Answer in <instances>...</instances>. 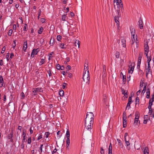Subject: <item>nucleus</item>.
Wrapping results in <instances>:
<instances>
[{
	"label": "nucleus",
	"instance_id": "nucleus-18",
	"mask_svg": "<svg viewBox=\"0 0 154 154\" xmlns=\"http://www.w3.org/2000/svg\"><path fill=\"white\" fill-rule=\"evenodd\" d=\"M54 38H51V39L50 42V44L51 45H53V44L54 43Z\"/></svg>",
	"mask_w": 154,
	"mask_h": 154
},
{
	"label": "nucleus",
	"instance_id": "nucleus-26",
	"mask_svg": "<svg viewBox=\"0 0 154 154\" xmlns=\"http://www.w3.org/2000/svg\"><path fill=\"white\" fill-rule=\"evenodd\" d=\"M135 31V29H132V31L131 32V34L133 36V38H134V40Z\"/></svg>",
	"mask_w": 154,
	"mask_h": 154
},
{
	"label": "nucleus",
	"instance_id": "nucleus-63",
	"mask_svg": "<svg viewBox=\"0 0 154 154\" xmlns=\"http://www.w3.org/2000/svg\"><path fill=\"white\" fill-rule=\"evenodd\" d=\"M70 15L71 17H72L74 15V14L73 12H71L70 13Z\"/></svg>",
	"mask_w": 154,
	"mask_h": 154
},
{
	"label": "nucleus",
	"instance_id": "nucleus-37",
	"mask_svg": "<svg viewBox=\"0 0 154 154\" xmlns=\"http://www.w3.org/2000/svg\"><path fill=\"white\" fill-rule=\"evenodd\" d=\"M139 98L138 97H137L136 98L135 102H138V105H139Z\"/></svg>",
	"mask_w": 154,
	"mask_h": 154
},
{
	"label": "nucleus",
	"instance_id": "nucleus-21",
	"mask_svg": "<svg viewBox=\"0 0 154 154\" xmlns=\"http://www.w3.org/2000/svg\"><path fill=\"white\" fill-rule=\"evenodd\" d=\"M67 103V97H66L65 98V100L63 103V105L64 106H65Z\"/></svg>",
	"mask_w": 154,
	"mask_h": 154
},
{
	"label": "nucleus",
	"instance_id": "nucleus-33",
	"mask_svg": "<svg viewBox=\"0 0 154 154\" xmlns=\"http://www.w3.org/2000/svg\"><path fill=\"white\" fill-rule=\"evenodd\" d=\"M147 57V62H150V61L151 60V57L150 56L149 57Z\"/></svg>",
	"mask_w": 154,
	"mask_h": 154
},
{
	"label": "nucleus",
	"instance_id": "nucleus-55",
	"mask_svg": "<svg viewBox=\"0 0 154 154\" xmlns=\"http://www.w3.org/2000/svg\"><path fill=\"white\" fill-rule=\"evenodd\" d=\"M60 47L62 48H64V44H60Z\"/></svg>",
	"mask_w": 154,
	"mask_h": 154
},
{
	"label": "nucleus",
	"instance_id": "nucleus-41",
	"mask_svg": "<svg viewBox=\"0 0 154 154\" xmlns=\"http://www.w3.org/2000/svg\"><path fill=\"white\" fill-rule=\"evenodd\" d=\"M67 84L64 82L63 85H62V88L64 89L65 88L66 86L67 85Z\"/></svg>",
	"mask_w": 154,
	"mask_h": 154
},
{
	"label": "nucleus",
	"instance_id": "nucleus-22",
	"mask_svg": "<svg viewBox=\"0 0 154 154\" xmlns=\"http://www.w3.org/2000/svg\"><path fill=\"white\" fill-rule=\"evenodd\" d=\"M59 94L60 96H63L64 94V91L62 90L60 91L59 92Z\"/></svg>",
	"mask_w": 154,
	"mask_h": 154
},
{
	"label": "nucleus",
	"instance_id": "nucleus-59",
	"mask_svg": "<svg viewBox=\"0 0 154 154\" xmlns=\"http://www.w3.org/2000/svg\"><path fill=\"white\" fill-rule=\"evenodd\" d=\"M126 97H127L128 95V92L127 91L124 94H123Z\"/></svg>",
	"mask_w": 154,
	"mask_h": 154
},
{
	"label": "nucleus",
	"instance_id": "nucleus-20",
	"mask_svg": "<svg viewBox=\"0 0 154 154\" xmlns=\"http://www.w3.org/2000/svg\"><path fill=\"white\" fill-rule=\"evenodd\" d=\"M147 85V83H145L144 84V87L143 88V89L142 91V92L143 93H144L145 92V91L146 90Z\"/></svg>",
	"mask_w": 154,
	"mask_h": 154
},
{
	"label": "nucleus",
	"instance_id": "nucleus-12",
	"mask_svg": "<svg viewBox=\"0 0 154 154\" xmlns=\"http://www.w3.org/2000/svg\"><path fill=\"white\" fill-rule=\"evenodd\" d=\"M106 70H105V69L104 70H103V75L102 78L104 80H105L106 77Z\"/></svg>",
	"mask_w": 154,
	"mask_h": 154
},
{
	"label": "nucleus",
	"instance_id": "nucleus-25",
	"mask_svg": "<svg viewBox=\"0 0 154 154\" xmlns=\"http://www.w3.org/2000/svg\"><path fill=\"white\" fill-rule=\"evenodd\" d=\"M36 91L38 92H41L43 90L41 88H36Z\"/></svg>",
	"mask_w": 154,
	"mask_h": 154
},
{
	"label": "nucleus",
	"instance_id": "nucleus-7",
	"mask_svg": "<svg viewBox=\"0 0 154 154\" xmlns=\"http://www.w3.org/2000/svg\"><path fill=\"white\" fill-rule=\"evenodd\" d=\"M38 49H34L32 51L31 54V56L33 57H34L35 55H36L38 52V51H37Z\"/></svg>",
	"mask_w": 154,
	"mask_h": 154
},
{
	"label": "nucleus",
	"instance_id": "nucleus-14",
	"mask_svg": "<svg viewBox=\"0 0 154 154\" xmlns=\"http://www.w3.org/2000/svg\"><path fill=\"white\" fill-rule=\"evenodd\" d=\"M131 67H130V69L129 70L128 72L129 73H132V72L133 71L134 67V64L133 66H132V65H131Z\"/></svg>",
	"mask_w": 154,
	"mask_h": 154
},
{
	"label": "nucleus",
	"instance_id": "nucleus-4",
	"mask_svg": "<svg viewBox=\"0 0 154 154\" xmlns=\"http://www.w3.org/2000/svg\"><path fill=\"white\" fill-rule=\"evenodd\" d=\"M117 42L119 43V45L124 48L126 47V40L124 39H121V41L119 40H117Z\"/></svg>",
	"mask_w": 154,
	"mask_h": 154
},
{
	"label": "nucleus",
	"instance_id": "nucleus-45",
	"mask_svg": "<svg viewBox=\"0 0 154 154\" xmlns=\"http://www.w3.org/2000/svg\"><path fill=\"white\" fill-rule=\"evenodd\" d=\"M31 142V137L29 138L28 139V143L30 144Z\"/></svg>",
	"mask_w": 154,
	"mask_h": 154
},
{
	"label": "nucleus",
	"instance_id": "nucleus-3",
	"mask_svg": "<svg viewBox=\"0 0 154 154\" xmlns=\"http://www.w3.org/2000/svg\"><path fill=\"white\" fill-rule=\"evenodd\" d=\"M86 69H85V68H84V71L83 74V79L84 82L85 83H88L89 82L90 77L89 74V71L88 70V66L86 67Z\"/></svg>",
	"mask_w": 154,
	"mask_h": 154
},
{
	"label": "nucleus",
	"instance_id": "nucleus-28",
	"mask_svg": "<svg viewBox=\"0 0 154 154\" xmlns=\"http://www.w3.org/2000/svg\"><path fill=\"white\" fill-rule=\"evenodd\" d=\"M120 53L119 52L117 51L116 52V57L117 58H119V57Z\"/></svg>",
	"mask_w": 154,
	"mask_h": 154
},
{
	"label": "nucleus",
	"instance_id": "nucleus-31",
	"mask_svg": "<svg viewBox=\"0 0 154 154\" xmlns=\"http://www.w3.org/2000/svg\"><path fill=\"white\" fill-rule=\"evenodd\" d=\"M56 66L57 69L60 70V69H61V66L58 64H56Z\"/></svg>",
	"mask_w": 154,
	"mask_h": 154
},
{
	"label": "nucleus",
	"instance_id": "nucleus-36",
	"mask_svg": "<svg viewBox=\"0 0 154 154\" xmlns=\"http://www.w3.org/2000/svg\"><path fill=\"white\" fill-rule=\"evenodd\" d=\"M131 107L130 104V103H127V106L126 108V109H129Z\"/></svg>",
	"mask_w": 154,
	"mask_h": 154
},
{
	"label": "nucleus",
	"instance_id": "nucleus-17",
	"mask_svg": "<svg viewBox=\"0 0 154 154\" xmlns=\"http://www.w3.org/2000/svg\"><path fill=\"white\" fill-rule=\"evenodd\" d=\"M149 149L147 147H145L144 151V154H149Z\"/></svg>",
	"mask_w": 154,
	"mask_h": 154
},
{
	"label": "nucleus",
	"instance_id": "nucleus-1",
	"mask_svg": "<svg viewBox=\"0 0 154 154\" xmlns=\"http://www.w3.org/2000/svg\"><path fill=\"white\" fill-rule=\"evenodd\" d=\"M94 116L92 112H89L87 113L85 119V128L83 131L85 134H90L91 133V130L94 122Z\"/></svg>",
	"mask_w": 154,
	"mask_h": 154
},
{
	"label": "nucleus",
	"instance_id": "nucleus-16",
	"mask_svg": "<svg viewBox=\"0 0 154 154\" xmlns=\"http://www.w3.org/2000/svg\"><path fill=\"white\" fill-rule=\"evenodd\" d=\"M27 42L26 41L24 42L23 46V50L24 51L26 50L27 48Z\"/></svg>",
	"mask_w": 154,
	"mask_h": 154
},
{
	"label": "nucleus",
	"instance_id": "nucleus-46",
	"mask_svg": "<svg viewBox=\"0 0 154 154\" xmlns=\"http://www.w3.org/2000/svg\"><path fill=\"white\" fill-rule=\"evenodd\" d=\"M121 90L122 91V94H125V90L123 88H121Z\"/></svg>",
	"mask_w": 154,
	"mask_h": 154
},
{
	"label": "nucleus",
	"instance_id": "nucleus-48",
	"mask_svg": "<svg viewBox=\"0 0 154 154\" xmlns=\"http://www.w3.org/2000/svg\"><path fill=\"white\" fill-rule=\"evenodd\" d=\"M143 83H144V82H142L141 81V82H140V87H142L143 86Z\"/></svg>",
	"mask_w": 154,
	"mask_h": 154
},
{
	"label": "nucleus",
	"instance_id": "nucleus-40",
	"mask_svg": "<svg viewBox=\"0 0 154 154\" xmlns=\"http://www.w3.org/2000/svg\"><path fill=\"white\" fill-rule=\"evenodd\" d=\"M5 50V46H4L2 48V51H1V53L3 54L4 53Z\"/></svg>",
	"mask_w": 154,
	"mask_h": 154
},
{
	"label": "nucleus",
	"instance_id": "nucleus-61",
	"mask_svg": "<svg viewBox=\"0 0 154 154\" xmlns=\"http://www.w3.org/2000/svg\"><path fill=\"white\" fill-rule=\"evenodd\" d=\"M26 136H23V139L22 141H23L24 142L26 140Z\"/></svg>",
	"mask_w": 154,
	"mask_h": 154
},
{
	"label": "nucleus",
	"instance_id": "nucleus-50",
	"mask_svg": "<svg viewBox=\"0 0 154 154\" xmlns=\"http://www.w3.org/2000/svg\"><path fill=\"white\" fill-rule=\"evenodd\" d=\"M24 142L23 141H22V144L21 145V148L22 149H23L24 146Z\"/></svg>",
	"mask_w": 154,
	"mask_h": 154
},
{
	"label": "nucleus",
	"instance_id": "nucleus-49",
	"mask_svg": "<svg viewBox=\"0 0 154 154\" xmlns=\"http://www.w3.org/2000/svg\"><path fill=\"white\" fill-rule=\"evenodd\" d=\"M45 62V59H41V61H40V63H42V64H43Z\"/></svg>",
	"mask_w": 154,
	"mask_h": 154
},
{
	"label": "nucleus",
	"instance_id": "nucleus-10",
	"mask_svg": "<svg viewBox=\"0 0 154 154\" xmlns=\"http://www.w3.org/2000/svg\"><path fill=\"white\" fill-rule=\"evenodd\" d=\"M146 44H145L144 46L145 52H148L149 51V47L147 42H146Z\"/></svg>",
	"mask_w": 154,
	"mask_h": 154
},
{
	"label": "nucleus",
	"instance_id": "nucleus-34",
	"mask_svg": "<svg viewBox=\"0 0 154 154\" xmlns=\"http://www.w3.org/2000/svg\"><path fill=\"white\" fill-rule=\"evenodd\" d=\"M147 57V62H150V61L151 60V57L150 56L149 57Z\"/></svg>",
	"mask_w": 154,
	"mask_h": 154
},
{
	"label": "nucleus",
	"instance_id": "nucleus-38",
	"mask_svg": "<svg viewBox=\"0 0 154 154\" xmlns=\"http://www.w3.org/2000/svg\"><path fill=\"white\" fill-rule=\"evenodd\" d=\"M32 92L34 93V95H36L37 94V92H38L36 91V88L35 89H33V90L32 91Z\"/></svg>",
	"mask_w": 154,
	"mask_h": 154
},
{
	"label": "nucleus",
	"instance_id": "nucleus-44",
	"mask_svg": "<svg viewBox=\"0 0 154 154\" xmlns=\"http://www.w3.org/2000/svg\"><path fill=\"white\" fill-rule=\"evenodd\" d=\"M141 62L138 61L137 62V68L139 69L140 67V64Z\"/></svg>",
	"mask_w": 154,
	"mask_h": 154
},
{
	"label": "nucleus",
	"instance_id": "nucleus-35",
	"mask_svg": "<svg viewBox=\"0 0 154 154\" xmlns=\"http://www.w3.org/2000/svg\"><path fill=\"white\" fill-rule=\"evenodd\" d=\"M61 39V36L60 35H58L57 37V39L58 41H60Z\"/></svg>",
	"mask_w": 154,
	"mask_h": 154
},
{
	"label": "nucleus",
	"instance_id": "nucleus-57",
	"mask_svg": "<svg viewBox=\"0 0 154 154\" xmlns=\"http://www.w3.org/2000/svg\"><path fill=\"white\" fill-rule=\"evenodd\" d=\"M20 95H21V97H23V98L24 97H25V95L23 93V92H22L21 93V94H20Z\"/></svg>",
	"mask_w": 154,
	"mask_h": 154
},
{
	"label": "nucleus",
	"instance_id": "nucleus-51",
	"mask_svg": "<svg viewBox=\"0 0 154 154\" xmlns=\"http://www.w3.org/2000/svg\"><path fill=\"white\" fill-rule=\"evenodd\" d=\"M0 65L1 66H2L3 65V62L2 60H1L0 61Z\"/></svg>",
	"mask_w": 154,
	"mask_h": 154
},
{
	"label": "nucleus",
	"instance_id": "nucleus-56",
	"mask_svg": "<svg viewBox=\"0 0 154 154\" xmlns=\"http://www.w3.org/2000/svg\"><path fill=\"white\" fill-rule=\"evenodd\" d=\"M66 69H68L69 70H70L71 69V66H69L68 65L67 66V67L66 68Z\"/></svg>",
	"mask_w": 154,
	"mask_h": 154
},
{
	"label": "nucleus",
	"instance_id": "nucleus-47",
	"mask_svg": "<svg viewBox=\"0 0 154 154\" xmlns=\"http://www.w3.org/2000/svg\"><path fill=\"white\" fill-rule=\"evenodd\" d=\"M123 82H125V81H126V76L125 75H123Z\"/></svg>",
	"mask_w": 154,
	"mask_h": 154
},
{
	"label": "nucleus",
	"instance_id": "nucleus-27",
	"mask_svg": "<svg viewBox=\"0 0 154 154\" xmlns=\"http://www.w3.org/2000/svg\"><path fill=\"white\" fill-rule=\"evenodd\" d=\"M43 30V28L42 27L40 28L39 30L38 31V33L39 34H41Z\"/></svg>",
	"mask_w": 154,
	"mask_h": 154
},
{
	"label": "nucleus",
	"instance_id": "nucleus-5",
	"mask_svg": "<svg viewBox=\"0 0 154 154\" xmlns=\"http://www.w3.org/2000/svg\"><path fill=\"white\" fill-rule=\"evenodd\" d=\"M123 127L124 128H125L126 127V124L127 123V118L126 117V113L124 112L123 115Z\"/></svg>",
	"mask_w": 154,
	"mask_h": 154
},
{
	"label": "nucleus",
	"instance_id": "nucleus-43",
	"mask_svg": "<svg viewBox=\"0 0 154 154\" xmlns=\"http://www.w3.org/2000/svg\"><path fill=\"white\" fill-rule=\"evenodd\" d=\"M50 134V133L49 132H46L45 133V135H46V137L48 138Z\"/></svg>",
	"mask_w": 154,
	"mask_h": 154
},
{
	"label": "nucleus",
	"instance_id": "nucleus-19",
	"mask_svg": "<svg viewBox=\"0 0 154 154\" xmlns=\"http://www.w3.org/2000/svg\"><path fill=\"white\" fill-rule=\"evenodd\" d=\"M70 143L69 138H67L66 140V146L68 147Z\"/></svg>",
	"mask_w": 154,
	"mask_h": 154
},
{
	"label": "nucleus",
	"instance_id": "nucleus-23",
	"mask_svg": "<svg viewBox=\"0 0 154 154\" xmlns=\"http://www.w3.org/2000/svg\"><path fill=\"white\" fill-rule=\"evenodd\" d=\"M66 136L67 138H69L70 133L69 130H67L66 131Z\"/></svg>",
	"mask_w": 154,
	"mask_h": 154
},
{
	"label": "nucleus",
	"instance_id": "nucleus-58",
	"mask_svg": "<svg viewBox=\"0 0 154 154\" xmlns=\"http://www.w3.org/2000/svg\"><path fill=\"white\" fill-rule=\"evenodd\" d=\"M140 92V90L136 93V95L137 96H138L139 95Z\"/></svg>",
	"mask_w": 154,
	"mask_h": 154
},
{
	"label": "nucleus",
	"instance_id": "nucleus-54",
	"mask_svg": "<svg viewBox=\"0 0 154 154\" xmlns=\"http://www.w3.org/2000/svg\"><path fill=\"white\" fill-rule=\"evenodd\" d=\"M14 56V54L13 53H11V55H10V58H12V57H13Z\"/></svg>",
	"mask_w": 154,
	"mask_h": 154
},
{
	"label": "nucleus",
	"instance_id": "nucleus-8",
	"mask_svg": "<svg viewBox=\"0 0 154 154\" xmlns=\"http://www.w3.org/2000/svg\"><path fill=\"white\" fill-rule=\"evenodd\" d=\"M139 23V26L140 28V29H143V21L142 19H140L139 21H138Z\"/></svg>",
	"mask_w": 154,
	"mask_h": 154
},
{
	"label": "nucleus",
	"instance_id": "nucleus-53",
	"mask_svg": "<svg viewBox=\"0 0 154 154\" xmlns=\"http://www.w3.org/2000/svg\"><path fill=\"white\" fill-rule=\"evenodd\" d=\"M42 138V135L41 134L38 137V138L37 139L38 140L40 139H41Z\"/></svg>",
	"mask_w": 154,
	"mask_h": 154
},
{
	"label": "nucleus",
	"instance_id": "nucleus-30",
	"mask_svg": "<svg viewBox=\"0 0 154 154\" xmlns=\"http://www.w3.org/2000/svg\"><path fill=\"white\" fill-rule=\"evenodd\" d=\"M77 43V45H78V47L79 48L80 45V42L79 40H76L75 42V44Z\"/></svg>",
	"mask_w": 154,
	"mask_h": 154
},
{
	"label": "nucleus",
	"instance_id": "nucleus-15",
	"mask_svg": "<svg viewBox=\"0 0 154 154\" xmlns=\"http://www.w3.org/2000/svg\"><path fill=\"white\" fill-rule=\"evenodd\" d=\"M150 68H147V69H146V77L147 78H148V75L150 74Z\"/></svg>",
	"mask_w": 154,
	"mask_h": 154
},
{
	"label": "nucleus",
	"instance_id": "nucleus-2",
	"mask_svg": "<svg viewBox=\"0 0 154 154\" xmlns=\"http://www.w3.org/2000/svg\"><path fill=\"white\" fill-rule=\"evenodd\" d=\"M114 8L118 13L119 16L120 15L121 11H122L123 9V4L121 0H118V2L116 3V5L114 4Z\"/></svg>",
	"mask_w": 154,
	"mask_h": 154
},
{
	"label": "nucleus",
	"instance_id": "nucleus-64",
	"mask_svg": "<svg viewBox=\"0 0 154 154\" xmlns=\"http://www.w3.org/2000/svg\"><path fill=\"white\" fill-rule=\"evenodd\" d=\"M45 19H44V18H42V19H41V21L43 23H44L45 22Z\"/></svg>",
	"mask_w": 154,
	"mask_h": 154
},
{
	"label": "nucleus",
	"instance_id": "nucleus-11",
	"mask_svg": "<svg viewBox=\"0 0 154 154\" xmlns=\"http://www.w3.org/2000/svg\"><path fill=\"white\" fill-rule=\"evenodd\" d=\"M13 134L12 131L8 135V138L9 139H10V141L11 142H12L13 141V140L12 138L13 137Z\"/></svg>",
	"mask_w": 154,
	"mask_h": 154
},
{
	"label": "nucleus",
	"instance_id": "nucleus-60",
	"mask_svg": "<svg viewBox=\"0 0 154 154\" xmlns=\"http://www.w3.org/2000/svg\"><path fill=\"white\" fill-rule=\"evenodd\" d=\"M13 42H14V44L13 45V48H14L16 45V42H15V41H14Z\"/></svg>",
	"mask_w": 154,
	"mask_h": 154
},
{
	"label": "nucleus",
	"instance_id": "nucleus-13",
	"mask_svg": "<svg viewBox=\"0 0 154 154\" xmlns=\"http://www.w3.org/2000/svg\"><path fill=\"white\" fill-rule=\"evenodd\" d=\"M3 79L2 76H0V87H2L3 84Z\"/></svg>",
	"mask_w": 154,
	"mask_h": 154
},
{
	"label": "nucleus",
	"instance_id": "nucleus-32",
	"mask_svg": "<svg viewBox=\"0 0 154 154\" xmlns=\"http://www.w3.org/2000/svg\"><path fill=\"white\" fill-rule=\"evenodd\" d=\"M66 14H64V15H63L62 16V20L63 21H65V17H66Z\"/></svg>",
	"mask_w": 154,
	"mask_h": 154
},
{
	"label": "nucleus",
	"instance_id": "nucleus-62",
	"mask_svg": "<svg viewBox=\"0 0 154 154\" xmlns=\"http://www.w3.org/2000/svg\"><path fill=\"white\" fill-rule=\"evenodd\" d=\"M141 59H142V57H141V56H139V57H138V61L141 62Z\"/></svg>",
	"mask_w": 154,
	"mask_h": 154
},
{
	"label": "nucleus",
	"instance_id": "nucleus-24",
	"mask_svg": "<svg viewBox=\"0 0 154 154\" xmlns=\"http://www.w3.org/2000/svg\"><path fill=\"white\" fill-rule=\"evenodd\" d=\"M125 143L127 146H128L130 145V143L128 140H126V138H125Z\"/></svg>",
	"mask_w": 154,
	"mask_h": 154
},
{
	"label": "nucleus",
	"instance_id": "nucleus-6",
	"mask_svg": "<svg viewBox=\"0 0 154 154\" xmlns=\"http://www.w3.org/2000/svg\"><path fill=\"white\" fill-rule=\"evenodd\" d=\"M135 117L134 124L135 125H136L137 124V123L140 116V114L137 111L135 112Z\"/></svg>",
	"mask_w": 154,
	"mask_h": 154
},
{
	"label": "nucleus",
	"instance_id": "nucleus-29",
	"mask_svg": "<svg viewBox=\"0 0 154 154\" xmlns=\"http://www.w3.org/2000/svg\"><path fill=\"white\" fill-rule=\"evenodd\" d=\"M109 154H112V147L109 146Z\"/></svg>",
	"mask_w": 154,
	"mask_h": 154
},
{
	"label": "nucleus",
	"instance_id": "nucleus-42",
	"mask_svg": "<svg viewBox=\"0 0 154 154\" xmlns=\"http://www.w3.org/2000/svg\"><path fill=\"white\" fill-rule=\"evenodd\" d=\"M12 32V29H10L9 30L8 35L9 36H11Z\"/></svg>",
	"mask_w": 154,
	"mask_h": 154
},
{
	"label": "nucleus",
	"instance_id": "nucleus-9",
	"mask_svg": "<svg viewBox=\"0 0 154 154\" xmlns=\"http://www.w3.org/2000/svg\"><path fill=\"white\" fill-rule=\"evenodd\" d=\"M119 16H120V14L119 16L118 15V16H116L115 17V21L117 25H119Z\"/></svg>",
	"mask_w": 154,
	"mask_h": 154
},
{
	"label": "nucleus",
	"instance_id": "nucleus-39",
	"mask_svg": "<svg viewBox=\"0 0 154 154\" xmlns=\"http://www.w3.org/2000/svg\"><path fill=\"white\" fill-rule=\"evenodd\" d=\"M153 111L152 110V109H150V110H149V113H150V115H152V113H153Z\"/></svg>",
	"mask_w": 154,
	"mask_h": 154
},
{
	"label": "nucleus",
	"instance_id": "nucleus-52",
	"mask_svg": "<svg viewBox=\"0 0 154 154\" xmlns=\"http://www.w3.org/2000/svg\"><path fill=\"white\" fill-rule=\"evenodd\" d=\"M57 150L55 148L54 149L53 151L52 152V154H54V153H56L57 152Z\"/></svg>",
	"mask_w": 154,
	"mask_h": 154
}]
</instances>
